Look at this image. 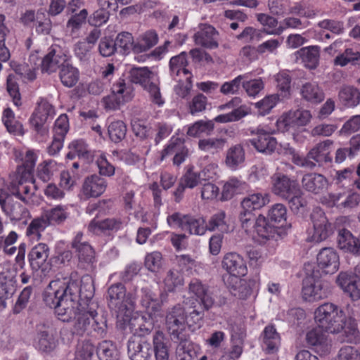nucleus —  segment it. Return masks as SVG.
<instances>
[{
	"label": "nucleus",
	"instance_id": "f257e3e1",
	"mask_svg": "<svg viewBox=\"0 0 360 360\" xmlns=\"http://www.w3.org/2000/svg\"><path fill=\"white\" fill-rule=\"evenodd\" d=\"M94 290V280L90 275L80 278L77 271H72L68 276L58 277L50 282L44 292V301L49 307L57 303L58 314L67 320L75 314L72 304L95 302L92 300Z\"/></svg>",
	"mask_w": 360,
	"mask_h": 360
},
{
	"label": "nucleus",
	"instance_id": "f03ea898",
	"mask_svg": "<svg viewBox=\"0 0 360 360\" xmlns=\"http://www.w3.org/2000/svg\"><path fill=\"white\" fill-rule=\"evenodd\" d=\"M204 315L196 309H188V305L176 304L168 309L165 316V326L173 341H188L185 334L186 327L192 331L199 329L202 324Z\"/></svg>",
	"mask_w": 360,
	"mask_h": 360
},
{
	"label": "nucleus",
	"instance_id": "7ed1b4c3",
	"mask_svg": "<svg viewBox=\"0 0 360 360\" xmlns=\"http://www.w3.org/2000/svg\"><path fill=\"white\" fill-rule=\"evenodd\" d=\"M317 326L330 333H338L343 329L344 314L340 307L333 303H324L314 311Z\"/></svg>",
	"mask_w": 360,
	"mask_h": 360
},
{
	"label": "nucleus",
	"instance_id": "20e7f679",
	"mask_svg": "<svg viewBox=\"0 0 360 360\" xmlns=\"http://www.w3.org/2000/svg\"><path fill=\"white\" fill-rule=\"evenodd\" d=\"M188 293L191 296L185 298L184 304L188 305V309L201 311L204 316L205 311L210 310L215 304L213 292L198 279L191 281L188 284Z\"/></svg>",
	"mask_w": 360,
	"mask_h": 360
},
{
	"label": "nucleus",
	"instance_id": "39448f33",
	"mask_svg": "<svg viewBox=\"0 0 360 360\" xmlns=\"http://www.w3.org/2000/svg\"><path fill=\"white\" fill-rule=\"evenodd\" d=\"M72 309L75 314L70 316L68 319H62V316L58 312V304L54 303L53 307L55 309L58 319L63 322H69L74 320V324L72 328V333L77 335H83L86 333H91L90 330L91 316L92 313H95L96 309L98 308L96 302H91L88 304L79 303L77 304H72Z\"/></svg>",
	"mask_w": 360,
	"mask_h": 360
},
{
	"label": "nucleus",
	"instance_id": "423d86ee",
	"mask_svg": "<svg viewBox=\"0 0 360 360\" xmlns=\"http://www.w3.org/2000/svg\"><path fill=\"white\" fill-rule=\"evenodd\" d=\"M106 298L109 308L116 313L131 310L134 305V296L131 293L127 294L124 285L120 283L109 287Z\"/></svg>",
	"mask_w": 360,
	"mask_h": 360
},
{
	"label": "nucleus",
	"instance_id": "0eeeda50",
	"mask_svg": "<svg viewBox=\"0 0 360 360\" xmlns=\"http://www.w3.org/2000/svg\"><path fill=\"white\" fill-rule=\"evenodd\" d=\"M54 115L53 106L47 101H41L32 113L30 122L34 131L44 136L49 131L46 123L53 118Z\"/></svg>",
	"mask_w": 360,
	"mask_h": 360
},
{
	"label": "nucleus",
	"instance_id": "6e6552de",
	"mask_svg": "<svg viewBox=\"0 0 360 360\" xmlns=\"http://www.w3.org/2000/svg\"><path fill=\"white\" fill-rule=\"evenodd\" d=\"M310 111L303 109L290 110L277 120L278 129L284 132L296 127L305 126L311 120Z\"/></svg>",
	"mask_w": 360,
	"mask_h": 360
},
{
	"label": "nucleus",
	"instance_id": "1a4fd4ad",
	"mask_svg": "<svg viewBox=\"0 0 360 360\" xmlns=\"http://www.w3.org/2000/svg\"><path fill=\"white\" fill-rule=\"evenodd\" d=\"M127 352L131 360H148L153 353L150 339L132 335L127 342Z\"/></svg>",
	"mask_w": 360,
	"mask_h": 360
},
{
	"label": "nucleus",
	"instance_id": "9d476101",
	"mask_svg": "<svg viewBox=\"0 0 360 360\" xmlns=\"http://www.w3.org/2000/svg\"><path fill=\"white\" fill-rule=\"evenodd\" d=\"M68 55L58 46H51L49 52L41 58V70L49 75L60 70L68 60Z\"/></svg>",
	"mask_w": 360,
	"mask_h": 360
},
{
	"label": "nucleus",
	"instance_id": "9b49d317",
	"mask_svg": "<svg viewBox=\"0 0 360 360\" xmlns=\"http://www.w3.org/2000/svg\"><path fill=\"white\" fill-rule=\"evenodd\" d=\"M271 183L273 193L283 200L300 188L296 179L280 172L271 176Z\"/></svg>",
	"mask_w": 360,
	"mask_h": 360
},
{
	"label": "nucleus",
	"instance_id": "f8f14e48",
	"mask_svg": "<svg viewBox=\"0 0 360 360\" xmlns=\"http://www.w3.org/2000/svg\"><path fill=\"white\" fill-rule=\"evenodd\" d=\"M56 328L51 323H43L37 326V347L44 352H50L56 346Z\"/></svg>",
	"mask_w": 360,
	"mask_h": 360
},
{
	"label": "nucleus",
	"instance_id": "ddd939ff",
	"mask_svg": "<svg viewBox=\"0 0 360 360\" xmlns=\"http://www.w3.org/2000/svg\"><path fill=\"white\" fill-rule=\"evenodd\" d=\"M330 294L328 284L317 280L312 282L310 278L303 281L302 296L309 302L319 301L326 298Z\"/></svg>",
	"mask_w": 360,
	"mask_h": 360
},
{
	"label": "nucleus",
	"instance_id": "4468645a",
	"mask_svg": "<svg viewBox=\"0 0 360 360\" xmlns=\"http://www.w3.org/2000/svg\"><path fill=\"white\" fill-rule=\"evenodd\" d=\"M310 218L314 228V240L317 242L326 240L332 233V226L324 212L316 208L311 212Z\"/></svg>",
	"mask_w": 360,
	"mask_h": 360
},
{
	"label": "nucleus",
	"instance_id": "2eb2a0df",
	"mask_svg": "<svg viewBox=\"0 0 360 360\" xmlns=\"http://www.w3.org/2000/svg\"><path fill=\"white\" fill-rule=\"evenodd\" d=\"M0 205L11 221H20L28 214L27 210L7 193H0Z\"/></svg>",
	"mask_w": 360,
	"mask_h": 360
},
{
	"label": "nucleus",
	"instance_id": "dca6fc26",
	"mask_svg": "<svg viewBox=\"0 0 360 360\" xmlns=\"http://www.w3.org/2000/svg\"><path fill=\"white\" fill-rule=\"evenodd\" d=\"M112 93L103 98L105 107L109 110H117L129 99L124 79H120L112 86Z\"/></svg>",
	"mask_w": 360,
	"mask_h": 360
},
{
	"label": "nucleus",
	"instance_id": "f3484780",
	"mask_svg": "<svg viewBox=\"0 0 360 360\" xmlns=\"http://www.w3.org/2000/svg\"><path fill=\"white\" fill-rule=\"evenodd\" d=\"M318 267L324 274H333L339 267V256L331 248H322L317 255Z\"/></svg>",
	"mask_w": 360,
	"mask_h": 360
},
{
	"label": "nucleus",
	"instance_id": "a211bd4d",
	"mask_svg": "<svg viewBox=\"0 0 360 360\" xmlns=\"http://www.w3.org/2000/svg\"><path fill=\"white\" fill-rule=\"evenodd\" d=\"M249 146H252L259 153L270 155L274 152L277 146L276 138L264 130L258 131L255 136L246 140Z\"/></svg>",
	"mask_w": 360,
	"mask_h": 360
},
{
	"label": "nucleus",
	"instance_id": "6ab92c4d",
	"mask_svg": "<svg viewBox=\"0 0 360 360\" xmlns=\"http://www.w3.org/2000/svg\"><path fill=\"white\" fill-rule=\"evenodd\" d=\"M222 267L229 274L236 277L244 276L248 273L245 260L236 252H229L224 255Z\"/></svg>",
	"mask_w": 360,
	"mask_h": 360
},
{
	"label": "nucleus",
	"instance_id": "aec40b11",
	"mask_svg": "<svg viewBox=\"0 0 360 360\" xmlns=\"http://www.w3.org/2000/svg\"><path fill=\"white\" fill-rule=\"evenodd\" d=\"M107 187L106 180L97 174L85 178L82 185V193L86 198H97L104 193Z\"/></svg>",
	"mask_w": 360,
	"mask_h": 360
},
{
	"label": "nucleus",
	"instance_id": "412c9836",
	"mask_svg": "<svg viewBox=\"0 0 360 360\" xmlns=\"http://www.w3.org/2000/svg\"><path fill=\"white\" fill-rule=\"evenodd\" d=\"M249 147L246 140L230 147L226 151L225 163L231 169H236L245 160V148Z\"/></svg>",
	"mask_w": 360,
	"mask_h": 360
},
{
	"label": "nucleus",
	"instance_id": "4be33fe9",
	"mask_svg": "<svg viewBox=\"0 0 360 360\" xmlns=\"http://www.w3.org/2000/svg\"><path fill=\"white\" fill-rule=\"evenodd\" d=\"M337 283L352 300L360 299V282L346 272L340 273L337 278Z\"/></svg>",
	"mask_w": 360,
	"mask_h": 360
},
{
	"label": "nucleus",
	"instance_id": "5701e85b",
	"mask_svg": "<svg viewBox=\"0 0 360 360\" xmlns=\"http://www.w3.org/2000/svg\"><path fill=\"white\" fill-rule=\"evenodd\" d=\"M217 34L218 32L214 27L205 25L203 28L194 34L193 38L197 45L212 49L219 46L215 39V36Z\"/></svg>",
	"mask_w": 360,
	"mask_h": 360
},
{
	"label": "nucleus",
	"instance_id": "b1692460",
	"mask_svg": "<svg viewBox=\"0 0 360 360\" xmlns=\"http://www.w3.org/2000/svg\"><path fill=\"white\" fill-rule=\"evenodd\" d=\"M301 182L304 189L315 194L322 192L328 186L326 178L323 175L317 173L304 174Z\"/></svg>",
	"mask_w": 360,
	"mask_h": 360
},
{
	"label": "nucleus",
	"instance_id": "393cba45",
	"mask_svg": "<svg viewBox=\"0 0 360 360\" xmlns=\"http://www.w3.org/2000/svg\"><path fill=\"white\" fill-rule=\"evenodd\" d=\"M49 250V248L45 243H39L31 249L28 254V260L33 271H38L46 263Z\"/></svg>",
	"mask_w": 360,
	"mask_h": 360
},
{
	"label": "nucleus",
	"instance_id": "a878e982",
	"mask_svg": "<svg viewBox=\"0 0 360 360\" xmlns=\"http://www.w3.org/2000/svg\"><path fill=\"white\" fill-rule=\"evenodd\" d=\"M14 283V276L9 271L0 274V309L6 308L7 300L13 295Z\"/></svg>",
	"mask_w": 360,
	"mask_h": 360
},
{
	"label": "nucleus",
	"instance_id": "bb28decb",
	"mask_svg": "<svg viewBox=\"0 0 360 360\" xmlns=\"http://www.w3.org/2000/svg\"><path fill=\"white\" fill-rule=\"evenodd\" d=\"M295 55L297 58L302 60L307 68L315 69L319 64L320 47L318 46L303 47L296 51Z\"/></svg>",
	"mask_w": 360,
	"mask_h": 360
},
{
	"label": "nucleus",
	"instance_id": "cd10ccee",
	"mask_svg": "<svg viewBox=\"0 0 360 360\" xmlns=\"http://www.w3.org/2000/svg\"><path fill=\"white\" fill-rule=\"evenodd\" d=\"M338 247L345 252L359 255L360 248L358 246L359 237L355 238L351 232L347 229L340 231L337 238Z\"/></svg>",
	"mask_w": 360,
	"mask_h": 360
},
{
	"label": "nucleus",
	"instance_id": "c85d7f7f",
	"mask_svg": "<svg viewBox=\"0 0 360 360\" xmlns=\"http://www.w3.org/2000/svg\"><path fill=\"white\" fill-rule=\"evenodd\" d=\"M27 184H33V177L32 179L22 178V175H17L15 180L11 184L10 191L12 195L17 197L22 202L27 203L28 200L25 195L30 193V185Z\"/></svg>",
	"mask_w": 360,
	"mask_h": 360
},
{
	"label": "nucleus",
	"instance_id": "c756f323",
	"mask_svg": "<svg viewBox=\"0 0 360 360\" xmlns=\"http://www.w3.org/2000/svg\"><path fill=\"white\" fill-rule=\"evenodd\" d=\"M129 75L130 81L132 83L141 85L143 89L155 80V74L147 67H133Z\"/></svg>",
	"mask_w": 360,
	"mask_h": 360
},
{
	"label": "nucleus",
	"instance_id": "7c9ffc66",
	"mask_svg": "<svg viewBox=\"0 0 360 360\" xmlns=\"http://www.w3.org/2000/svg\"><path fill=\"white\" fill-rule=\"evenodd\" d=\"M340 103L347 108H354L360 103V91L353 86H344L338 93Z\"/></svg>",
	"mask_w": 360,
	"mask_h": 360
},
{
	"label": "nucleus",
	"instance_id": "2f4dec72",
	"mask_svg": "<svg viewBox=\"0 0 360 360\" xmlns=\"http://www.w3.org/2000/svg\"><path fill=\"white\" fill-rule=\"evenodd\" d=\"M300 94L305 101L317 104L324 100L323 90L316 83L307 82L301 87Z\"/></svg>",
	"mask_w": 360,
	"mask_h": 360
},
{
	"label": "nucleus",
	"instance_id": "473e14b6",
	"mask_svg": "<svg viewBox=\"0 0 360 360\" xmlns=\"http://www.w3.org/2000/svg\"><path fill=\"white\" fill-rule=\"evenodd\" d=\"M122 221L115 218H107L103 220L94 219L89 224L88 229L91 232L99 233L107 231H117L120 229Z\"/></svg>",
	"mask_w": 360,
	"mask_h": 360
},
{
	"label": "nucleus",
	"instance_id": "72a5a7b5",
	"mask_svg": "<svg viewBox=\"0 0 360 360\" xmlns=\"http://www.w3.org/2000/svg\"><path fill=\"white\" fill-rule=\"evenodd\" d=\"M79 259V266L86 271H92L94 268L95 252L89 243L75 250Z\"/></svg>",
	"mask_w": 360,
	"mask_h": 360
},
{
	"label": "nucleus",
	"instance_id": "f704fd0d",
	"mask_svg": "<svg viewBox=\"0 0 360 360\" xmlns=\"http://www.w3.org/2000/svg\"><path fill=\"white\" fill-rule=\"evenodd\" d=\"M59 77L61 83L68 88L74 86L77 83L79 77V70L70 63V59L60 68Z\"/></svg>",
	"mask_w": 360,
	"mask_h": 360
},
{
	"label": "nucleus",
	"instance_id": "c9c22d12",
	"mask_svg": "<svg viewBox=\"0 0 360 360\" xmlns=\"http://www.w3.org/2000/svg\"><path fill=\"white\" fill-rule=\"evenodd\" d=\"M153 345L155 360H169V353L165 335L157 330L153 335Z\"/></svg>",
	"mask_w": 360,
	"mask_h": 360
},
{
	"label": "nucleus",
	"instance_id": "e433bc0d",
	"mask_svg": "<svg viewBox=\"0 0 360 360\" xmlns=\"http://www.w3.org/2000/svg\"><path fill=\"white\" fill-rule=\"evenodd\" d=\"M188 64L187 53L184 51L172 57L169 60V72L173 79H176V77L179 76L181 73L185 75H191L186 68Z\"/></svg>",
	"mask_w": 360,
	"mask_h": 360
},
{
	"label": "nucleus",
	"instance_id": "4c0bfd02",
	"mask_svg": "<svg viewBox=\"0 0 360 360\" xmlns=\"http://www.w3.org/2000/svg\"><path fill=\"white\" fill-rule=\"evenodd\" d=\"M269 202V195L266 193H256L249 194L240 202V207L255 211L264 207Z\"/></svg>",
	"mask_w": 360,
	"mask_h": 360
},
{
	"label": "nucleus",
	"instance_id": "58836bf2",
	"mask_svg": "<svg viewBox=\"0 0 360 360\" xmlns=\"http://www.w3.org/2000/svg\"><path fill=\"white\" fill-rule=\"evenodd\" d=\"M254 229L258 236L265 240L276 239L278 237V233L274 226L269 224L266 218L262 215L257 217Z\"/></svg>",
	"mask_w": 360,
	"mask_h": 360
},
{
	"label": "nucleus",
	"instance_id": "ea45409f",
	"mask_svg": "<svg viewBox=\"0 0 360 360\" xmlns=\"http://www.w3.org/2000/svg\"><path fill=\"white\" fill-rule=\"evenodd\" d=\"M263 344L267 353L272 354L278 350L280 344V336L272 325L265 327L263 332Z\"/></svg>",
	"mask_w": 360,
	"mask_h": 360
},
{
	"label": "nucleus",
	"instance_id": "a19ab883",
	"mask_svg": "<svg viewBox=\"0 0 360 360\" xmlns=\"http://www.w3.org/2000/svg\"><path fill=\"white\" fill-rule=\"evenodd\" d=\"M148 318L141 316L131 320L130 325L135 328L133 335L147 337L151 333L154 328L153 321L151 318L152 315L148 314Z\"/></svg>",
	"mask_w": 360,
	"mask_h": 360
},
{
	"label": "nucleus",
	"instance_id": "79ce46f5",
	"mask_svg": "<svg viewBox=\"0 0 360 360\" xmlns=\"http://www.w3.org/2000/svg\"><path fill=\"white\" fill-rule=\"evenodd\" d=\"M163 283L166 291L170 292H175L184 285V276L178 269H171L167 271L163 279Z\"/></svg>",
	"mask_w": 360,
	"mask_h": 360
},
{
	"label": "nucleus",
	"instance_id": "37998d69",
	"mask_svg": "<svg viewBox=\"0 0 360 360\" xmlns=\"http://www.w3.org/2000/svg\"><path fill=\"white\" fill-rule=\"evenodd\" d=\"M158 41V36L155 31L149 30L141 34L135 42L134 53H139L145 52L155 45Z\"/></svg>",
	"mask_w": 360,
	"mask_h": 360
},
{
	"label": "nucleus",
	"instance_id": "c03bdc74",
	"mask_svg": "<svg viewBox=\"0 0 360 360\" xmlns=\"http://www.w3.org/2000/svg\"><path fill=\"white\" fill-rule=\"evenodd\" d=\"M214 129L213 120H198L188 127L187 135L192 137H199L202 135L210 136Z\"/></svg>",
	"mask_w": 360,
	"mask_h": 360
},
{
	"label": "nucleus",
	"instance_id": "a18cd8bd",
	"mask_svg": "<svg viewBox=\"0 0 360 360\" xmlns=\"http://www.w3.org/2000/svg\"><path fill=\"white\" fill-rule=\"evenodd\" d=\"M227 140L225 138H207L198 141V148L204 152L217 153L224 149Z\"/></svg>",
	"mask_w": 360,
	"mask_h": 360
},
{
	"label": "nucleus",
	"instance_id": "49530a36",
	"mask_svg": "<svg viewBox=\"0 0 360 360\" xmlns=\"http://www.w3.org/2000/svg\"><path fill=\"white\" fill-rule=\"evenodd\" d=\"M292 77L287 70L280 71L275 75L276 87L280 92L278 94L281 97V100L287 98L290 94Z\"/></svg>",
	"mask_w": 360,
	"mask_h": 360
},
{
	"label": "nucleus",
	"instance_id": "de8ad7c7",
	"mask_svg": "<svg viewBox=\"0 0 360 360\" xmlns=\"http://www.w3.org/2000/svg\"><path fill=\"white\" fill-rule=\"evenodd\" d=\"M2 121L8 131L14 135H22V125L15 120V115L9 108H6L3 112Z\"/></svg>",
	"mask_w": 360,
	"mask_h": 360
},
{
	"label": "nucleus",
	"instance_id": "09e8293b",
	"mask_svg": "<svg viewBox=\"0 0 360 360\" xmlns=\"http://www.w3.org/2000/svg\"><path fill=\"white\" fill-rule=\"evenodd\" d=\"M96 353L100 360H117L118 351L115 345L108 340H103L97 347Z\"/></svg>",
	"mask_w": 360,
	"mask_h": 360
},
{
	"label": "nucleus",
	"instance_id": "8fccbe9b",
	"mask_svg": "<svg viewBox=\"0 0 360 360\" xmlns=\"http://www.w3.org/2000/svg\"><path fill=\"white\" fill-rule=\"evenodd\" d=\"M35 164V155L30 150L27 151L23 160L22 165L17 167L16 174L22 175V178L32 179L33 177Z\"/></svg>",
	"mask_w": 360,
	"mask_h": 360
},
{
	"label": "nucleus",
	"instance_id": "3c124183",
	"mask_svg": "<svg viewBox=\"0 0 360 360\" xmlns=\"http://www.w3.org/2000/svg\"><path fill=\"white\" fill-rule=\"evenodd\" d=\"M93 316H91V321H93L90 330L94 333V335L96 337L103 338L107 334L108 325L107 319L104 314H99L96 309L95 313H92Z\"/></svg>",
	"mask_w": 360,
	"mask_h": 360
},
{
	"label": "nucleus",
	"instance_id": "603ef678",
	"mask_svg": "<svg viewBox=\"0 0 360 360\" xmlns=\"http://www.w3.org/2000/svg\"><path fill=\"white\" fill-rule=\"evenodd\" d=\"M115 42L117 49H120L122 54L127 55L131 50L134 52L135 42L131 33L127 32L119 33L115 39Z\"/></svg>",
	"mask_w": 360,
	"mask_h": 360
},
{
	"label": "nucleus",
	"instance_id": "864d4df0",
	"mask_svg": "<svg viewBox=\"0 0 360 360\" xmlns=\"http://www.w3.org/2000/svg\"><path fill=\"white\" fill-rule=\"evenodd\" d=\"M333 144L330 140H326L318 143L308 153V159H311L317 162L326 160L327 155L329 153V148Z\"/></svg>",
	"mask_w": 360,
	"mask_h": 360
},
{
	"label": "nucleus",
	"instance_id": "5fc2aeb1",
	"mask_svg": "<svg viewBox=\"0 0 360 360\" xmlns=\"http://www.w3.org/2000/svg\"><path fill=\"white\" fill-rule=\"evenodd\" d=\"M127 131L125 123L121 120L112 122L108 127L109 137L115 143H119L124 139L126 136Z\"/></svg>",
	"mask_w": 360,
	"mask_h": 360
},
{
	"label": "nucleus",
	"instance_id": "6e6d98bb",
	"mask_svg": "<svg viewBox=\"0 0 360 360\" xmlns=\"http://www.w3.org/2000/svg\"><path fill=\"white\" fill-rule=\"evenodd\" d=\"M324 330L317 326L307 333V342L314 347H323L327 346V335L323 333Z\"/></svg>",
	"mask_w": 360,
	"mask_h": 360
},
{
	"label": "nucleus",
	"instance_id": "4d7b16f0",
	"mask_svg": "<svg viewBox=\"0 0 360 360\" xmlns=\"http://www.w3.org/2000/svg\"><path fill=\"white\" fill-rule=\"evenodd\" d=\"M345 341L349 343L357 344L360 342V330L355 319L349 318L343 326Z\"/></svg>",
	"mask_w": 360,
	"mask_h": 360
},
{
	"label": "nucleus",
	"instance_id": "13d9d810",
	"mask_svg": "<svg viewBox=\"0 0 360 360\" xmlns=\"http://www.w3.org/2000/svg\"><path fill=\"white\" fill-rule=\"evenodd\" d=\"M248 114L245 106H239L233 109L231 112L219 115L214 117L213 122L218 123H227L238 121Z\"/></svg>",
	"mask_w": 360,
	"mask_h": 360
},
{
	"label": "nucleus",
	"instance_id": "bf43d9fd",
	"mask_svg": "<svg viewBox=\"0 0 360 360\" xmlns=\"http://www.w3.org/2000/svg\"><path fill=\"white\" fill-rule=\"evenodd\" d=\"M226 213L224 211H219L213 214L206 225L207 230L213 231L219 230L221 232H227L229 226L226 222Z\"/></svg>",
	"mask_w": 360,
	"mask_h": 360
},
{
	"label": "nucleus",
	"instance_id": "052dcab7",
	"mask_svg": "<svg viewBox=\"0 0 360 360\" xmlns=\"http://www.w3.org/2000/svg\"><path fill=\"white\" fill-rule=\"evenodd\" d=\"M257 20L264 27V32L267 34H278L280 32L276 31L278 25V20L274 17L266 13H258L256 15Z\"/></svg>",
	"mask_w": 360,
	"mask_h": 360
},
{
	"label": "nucleus",
	"instance_id": "680f3d73",
	"mask_svg": "<svg viewBox=\"0 0 360 360\" xmlns=\"http://www.w3.org/2000/svg\"><path fill=\"white\" fill-rule=\"evenodd\" d=\"M193 166L188 167L185 174L180 178L179 181L186 188H193L201 184V174L195 172Z\"/></svg>",
	"mask_w": 360,
	"mask_h": 360
},
{
	"label": "nucleus",
	"instance_id": "e2e57ef3",
	"mask_svg": "<svg viewBox=\"0 0 360 360\" xmlns=\"http://www.w3.org/2000/svg\"><path fill=\"white\" fill-rule=\"evenodd\" d=\"M279 100H281V98L280 95L277 94L264 97L262 101L255 103V106L258 109V113L261 115L268 114Z\"/></svg>",
	"mask_w": 360,
	"mask_h": 360
},
{
	"label": "nucleus",
	"instance_id": "0e129e2a",
	"mask_svg": "<svg viewBox=\"0 0 360 360\" xmlns=\"http://www.w3.org/2000/svg\"><path fill=\"white\" fill-rule=\"evenodd\" d=\"M50 224L47 221L44 214L39 217L34 219L27 229V235H36L38 238L41 236V232L43 231Z\"/></svg>",
	"mask_w": 360,
	"mask_h": 360
},
{
	"label": "nucleus",
	"instance_id": "69168bd1",
	"mask_svg": "<svg viewBox=\"0 0 360 360\" xmlns=\"http://www.w3.org/2000/svg\"><path fill=\"white\" fill-rule=\"evenodd\" d=\"M206 229L203 218L195 219L188 215L184 230L189 231L191 234L203 235Z\"/></svg>",
	"mask_w": 360,
	"mask_h": 360
},
{
	"label": "nucleus",
	"instance_id": "338daca9",
	"mask_svg": "<svg viewBox=\"0 0 360 360\" xmlns=\"http://www.w3.org/2000/svg\"><path fill=\"white\" fill-rule=\"evenodd\" d=\"M257 219L254 211L245 209V207H240L238 219L241 227L245 232H248L251 228H254Z\"/></svg>",
	"mask_w": 360,
	"mask_h": 360
},
{
	"label": "nucleus",
	"instance_id": "774afa93",
	"mask_svg": "<svg viewBox=\"0 0 360 360\" xmlns=\"http://www.w3.org/2000/svg\"><path fill=\"white\" fill-rule=\"evenodd\" d=\"M163 259L161 252L154 251L145 257V266L151 272L158 271L162 266Z\"/></svg>",
	"mask_w": 360,
	"mask_h": 360
}]
</instances>
